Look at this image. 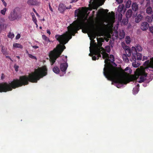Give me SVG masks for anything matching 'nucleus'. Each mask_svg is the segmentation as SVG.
<instances>
[{
  "label": "nucleus",
  "instance_id": "1",
  "mask_svg": "<svg viewBox=\"0 0 153 153\" xmlns=\"http://www.w3.org/2000/svg\"><path fill=\"white\" fill-rule=\"evenodd\" d=\"M89 8L82 7L81 9H78L75 11V15L78 18L75 21L68 27V31L62 35H56L55 36L56 40L60 43L55 48L51 51L49 56L51 64L52 65L55 62L56 59L59 57L66 47L65 45L71 39L72 36H74L75 34L78 33V30L82 29V31L84 33L94 32L95 30L94 25H91V29L90 28L86 25L85 21L87 20V17L86 16L88 9H97V4L96 0H90L89 4Z\"/></svg>",
  "mask_w": 153,
  "mask_h": 153
},
{
  "label": "nucleus",
  "instance_id": "2",
  "mask_svg": "<svg viewBox=\"0 0 153 153\" xmlns=\"http://www.w3.org/2000/svg\"><path fill=\"white\" fill-rule=\"evenodd\" d=\"M47 74V69L45 66L39 68L34 72L28 75L20 76L19 79H14L10 83L6 82L0 83V92H6L11 91L13 89L25 85L29 84V82L36 83L39 79Z\"/></svg>",
  "mask_w": 153,
  "mask_h": 153
},
{
  "label": "nucleus",
  "instance_id": "3",
  "mask_svg": "<svg viewBox=\"0 0 153 153\" xmlns=\"http://www.w3.org/2000/svg\"><path fill=\"white\" fill-rule=\"evenodd\" d=\"M100 46L94 49L93 54L97 56V59L101 57V53L102 55V58L105 59L104 62L105 67L103 68V73L104 75L108 80L112 81L116 83L122 84L125 83V79L121 77L119 72L114 68L109 66V62L113 63L114 61V58L113 55H110L109 56L105 51V49L101 46L102 43H100Z\"/></svg>",
  "mask_w": 153,
  "mask_h": 153
},
{
  "label": "nucleus",
  "instance_id": "4",
  "mask_svg": "<svg viewBox=\"0 0 153 153\" xmlns=\"http://www.w3.org/2000/svg\"><path fill=\"white\" fill-rule=\"evenodd\" d=\"M135 74L136 75L135 76L131 75L126 77L121 76L125 79V83H123V84H126L130 81L136 80L137 78L140 76V80L138 81V82L140 83L142 82H144L145 79L144 78L146 77L147 75V74L146 73L144 70L141 69L139 68L136 69ZM122 84H123V83Z\"/></svg>",
  "mask_w": 153,
  "mask_h": 153
},
{
  "label": "nucleus",
  "instance_id": "5",
  "mask_svg": "<svg viewBox=\"0 0 153 153\" xmlns=\"http://www.w3.org/2000/svg\"><path fill=\"white\" fill-rule=\"evenodd\" d=\"M19 16V12L18 8H16L10 12L8 16V19L10 21L17 19Z\"/></svg>",
  "mask_w": 153,
  "mask_h": 153
},
{
  "label": "nucleus",
  "instance_id": "6",
  "mask_svg": "<svg viewBox=\"0 0 153 153\" xmlns=\"http://www.w3.org/2000/svg\"><path fill=\"white\" fill-rule=\"evenodd\" d=\"M67 56H63L62 58V60L64 63H61L60 66V69L62 72H65L67 68L68 67V64L66 62H67Z\"/></svg>",
  "mask_w": 153,
  "mask_h": 153
},
{
  "label": "nucleus",
  "instance_id": "7",
  "mask_svg": "<svg viewBox=\"0 0 153 153\" xmlns=\"http://www.w3.org/2000/svg\"><path fill=\"white\" fill-rule=\"evenodd\" d=\"M122 47L125 50V53L128 57H129L131 55V50L129 47L126 45L124 43H122Z\"/></svg>",
  "mask_w": 153,
  "mask_h": 153
},
{
  "label": "nucleus",
  "instance_id": "8",
  "mask_svg": "<svg viewBox=\"0 0 153 153\" xmlns=\"http://www.w3.org/2000/svg\"><path fill=\"white\" fill-rule=\"evenodd\" d=\"M27 3L30 6H40L41 3L39 0H28Z\"/></svg>",
  "mask_w": 153,
  "mask_h": 153
},
{
  "label": "nucleus",
  "instance_id": "9",
  "mask_svg": "<svg viewBox=\"0 0 153 153\" xmlns=\"http://www.w3.org/2000/svg\"><path fill=\"white\" fill-rule=\"evenodd\" d=\"M5 20L2 18H0V29L1 30L6 29L7 25L5 23Z\"/></svg>",
  "mask_w": 153,
  "mask_h": 153
},
{
  "label": "nucleus",
  "instance_id": "10",
  "mask_svg": "<svg viewBox=\"0 0 153 153\" xmlns=\"http://www.w3.org/2000/svg\"><path fill=\"white\" fill-rule=\"evenodd\" d=\"M124 6L123 4L119 5L118 7L117 11L120 13L119 16L121 17L120 20L122 19V13H123L125 12V11L124 10Z\"/></svg>",
  "mask_w": 153,
  "mask_h": 153
},
{
  "label": "nucleus",
  "instance_id": "11",
  "mask_svg": "<svg viewBox=\"0 0 153 153\" xmlns=\"http://www.w3.org/2000/svg\"><path fill=\"white\" fill-rule=\"evenodd\" d=\"M138 5L136 3H133L131 6L132 9L134 11L136 12V14L135 15H133V17H135L136 16V15H137V12L138 10Z\"/></svg>",
  "mask_w": 153,
  "mask_h": 153
},
{
  "label": "nucleus",
  "instance_id": "12",
  "mask_svg": "<svg viewBox=\"0 0 153 153\" xmlns=\"http://www.w3.org/2000/svg\"><path fill=\"white\" fill-rule=\"evenodd\" d=\"M132 53L133 56H132V58L130 59L131 62L132 61H135L136 60V58L135 57V56L136 55V54H137L138 53L137 52V50L135 47H132L131 48V53Z\"/></svg>",
  "mask_w": 153,
  "mask_h": 153
},
{
  "label": "nucleus",
  "instance_id": "13",
  "mask_svg": "<svg viewBox=\"0 0 153 153\" xmlns=\"http://www.w3.org/2000/svg\"><path fill=\"white\" fill-rule=\"evenodd\" d=\"M149 27V25L147 22H142L140 25V28L143 31H145Z\"/></svg>",
  "mask_w": 153,
  "mask_h": 153
},
{
  "label": "nucleus",
  "instance_id": "14",
  "mask_svg": "<svg viewBox=\"0 0 153 153\" xmlns=\"http://www.w3.org/2000/svg\"><path fill=\"white\" fill-rule=\"evenodd\" d=\"M58 10L61 13H63L66 10V6L63 4H60L59 6Z\"/></svg>",
  "mask_w": 153,
  "mask_h": 153
},
{
  "label": "nucleus",
  "instance_id": "15",
  "mask_svg": "<svg viewBox=\"0 0 153 153\" xmlns=\"http://www.w3.org/2000/svg\"><path fill=\"white\" fill-rule=\"evenodd\" d=\"M143 18V16L141 14L138 15L135 18V22L136 23L139 22Z\"/></svg>",
  "mask_w": 153,
  "mask_h": 153
},
{
  "label": "nucleus",
  "instance_id": "16",
  "mask_svg": "<svg viewBox=\"0 0 153 153\" xmlns=\"http://www.w3.org/2000/svg\"><path fill=\"white\" fill-rule=\"evenodd\" d=\"M132 10L131 9H128L126 13V18H130L132 15Z\"/></svg>",
  "mask_w": 153,
  "mask_h": 153
},
{
  "label": "nucleus",
  "instance_id": "17",
  "mask_svg": "<svg viewBox=\"0 0 153 153\" xmlns=\"http://www.w3.org/2000/svg\"><path fill=\"white\" fill-rule=\"evenodd\" d=\"M30 13L32 17V20L35 23L36 25H37V20L33 12L31 13Z\"/></svg>",
  "mask_w": 153,
  "mask_h": 153
},
{
  "label": "nucleus",
  "instance_id": "18",
  "mask_svg": "<svg viewBox=\"0 0 153 153\" xmlns=\"http://www.w3.org/2000/svg\"><path fill=\"white\" fill-rule=\"evenodd\" d=\"M136 55L135 56V57L136 58V60H141L142 59V54L140 53H138L136 54Z\"/></svg>",
  "mask_w": 153,
  "mask_h": 153
},
{
  "label": "nucleus",
  "instance_id": "19",
  "mask_svg": "<svg viewBox=\"0 0 153 153\" xmlns=\"http://www.w3.org/2000/svg\"><path fill=\"white\" fill-rule=\"evenodd\" d=\"M53 71L55 73L58 74L59 73L60 70L58 67L56 66L54 67L53 69Z\"/></svg>",
  "mask_w": 153,
  "mask_h": 153
},
{
  "label": "nucleus",
  "instance_id": "20",
  "mask_svg": "<svg viewBox=\"0 0 153 153\" xmlns=\"http://www.w3.org/2000/svg\"><path fill=\"white\" fill-rule=\"evenodd\" d=\"M0 46L1 47V52L3 54H5L7 53V48L2 45H1Z\"/></svg>",
  "mask_w": 153,
  "mask_h": 153
},
{
  "label": "nucleus",
  "instance_id": "21",
  "mask_svg": "<svg viewBox=\"0 0 153 153\" xmlns=\"http://www.w3.org/2000/svg\"><path fill=\"white\" fill-rule=\"evenodd\" d=\"M151 61H150L149 60H147L144 63L143 65L144 66L148 67H149L150 68V63Z\"/></svg>",
  "mask_w": 153,
  "mask_h": 153
},
{
  "label": "nucleus",
  "instance_id": "22",
  "mask_svg": "<svg viewBox=\"0 0 153 153\" xmlns=\"http://www.w3.org/2000/svg\"><path fill=\"white\" fill-rule=\"evenodd\" d=\"M13 47L16 48H19L22 49L23 48L22 46L20 44L14 43L13 44Z\"/></svg>",
  "mask_w": 153,
  "mask_h": 153
},
{
  "label": "nucleus",
  "instance_id": "23",
  "mask_svg": "<svg viewBox=\"0 0 153 153\" xmlns=\"http://www.w3.org/2000/svg\"><path fill=\"white\" fill-rule=\"evenodd\" d=\"M123 60L126 62H128L129 61L128 58V56L126 54H123Z\"/></svg>",
  "mask_w": 153,
  "mask_h": 153
},
{
  "label": "nucleus",
  "instance_id": "24",
  "mask_svg": "<svg viewBox=\"0 0 153 153\" xmlns=\"http://www.w3.org/2000/svg\"><path fill=\"white\" fill-rule=\"evenodd\" d=\"M146 12L149 14H151L152 12V8L150 7L147 8L146 10Z\"/></svg>",
  "mask_w": 153,
  "mask_h": 153
},
{
  "label": "nucleus",
  "instance_id": "25",
  "mask_svg": "<svg viewBox=\"0 0 153 153\" xmlns=\"http://www.w3.org/2000/svg\"><path fill=\"white\" fill-rule=\"evenodd\" d=\"M133 62L132 63V66L134 68H137L140 65V64L138 63L137 62L136 64V60L135 61H133Z\"/></svg>",
  "mask_w": 153,
  "mask_h": 153
},
{
  "label": "nucleus",
  "instance_id": "26",
  "mask_svg": "<svg viewBox=\"0 0 153 153\" xmlns=\"http://www.w3.org/2000/svg\"><path fill=\"white\" fill-rule=\"evenodd\" d=\"M131 3V0H128L126 3V7L127 8H129L130 7Z\"/></svg>",
  "mask_w": 153,
  "mask_h": 153
},
{
  "label": "nucleus",
  "instance_id": "27",
  "mask_svg": "<svg viewBox=\"0 0 153 153\" xmlns=\"http://www.w3.org/2000/svg\"><path fill=\"white\" fill-rule=\"evenodd\" d=\"M125 71H126V74H130L131 73V70L128 67H127L124 70Z\"/></svg>",
  "mask_w": 153,
  "mask_h": 153
},
{
  "label": "nucleus",
  "instance_id": "28",
  "mask_svg": "<svg viewBox=\"0 0 153 153\" xmlns=\"http://www.w3.org/2000/svg\"><path fill=\"white\" fill-rule=\"evenodd\" d=\"M137 50L138 51H141L142 50L141 47L139 45H137L135 47Z\"/></svg>",
  "mask_w": 153,
  "mask_h": 153
},
{
  "label": "nucleus",
  "instance_id": "29",
  "mask_svg": "<svg viewBox=\"0 0 153 153\" xmlns=\"http://www.w3.org/2000/svg\"><path fill=\"white\" fill-rule=\"evenodd\" d=\"M126 42L127 44H129L131 42L130 37L129 36H127L126 38Z\"/></svg>",
  "mask_w": 153,
  "mask_h": 153
},
{
  "label": "nucleus",
  "instance_id": "30",
  "mask_svg": "<svg viewBox=\"0 0 153 153\" xmlns=\"http://www.w3.org/2000/svg\"><path fill=\"white\" fill-rule=\"evenodd\" d=\"M42 38L45 41H50L49 39L45 35H43L42 36Z\"/></svg>",
  "mask_w": 153,
  "mask_h": 153
},
{
  "label": "nucleus",
  "instance_id": "31",
  "mask_svg": "<svg viewBox=\"0 0 153 153\" xmlns=\"http://www.w3.org/2000/svg\"><path fill=\"white\" fill-rule=\"evenodd\" d=\"M14 36V35L13 33H12L11 32H9L8 35V38L12 39Z\"/></svg>",
  "mask_w": 153,
  "mask_h": 153
},
{
  "label": "nucleus",
  "instance_id": "32",
  "mask_svg": "<svg viewBox=\"0 0 153 153\" xmlns=\"http://www.w3.org/2000/svg\"><path fill=\"white\" fill-rule=\"evenodd\" d=\"M7 8H4L3 10H1V13L3 15H4L5 14V13L7 11Z\"/></svg>",
  "mask_w": 153,
  "mask_h": 153
},
{
  "label": "nucleus",
  "instance_id": "33",
  "mask_svg": "<svg viewBox=\"0 0 153 153\" xmlns=\"http://www.w3.org/2000/svg\"><path fill=\"white\" fill-rule=\"evenodd\" d=\"M28 56L31 59L35 60L37 59V58L36 56H33V55L30 54H28Z\"/></svg>",
  "mask_w": 153,
  "mask_h": 153
},
{
  "label": "nucleus",
  "instance_id": "34",
  "mask_svg": "<svg viewBox=\"0 0 153 153\" xmlns=\"http://www.w3.org/2000/svg\"><path fill=\"white\" fill-rule=\"evenodd\" d=\"M128 19H123L122 21V22L125 25H126L128 23Z\"/></svg>",
  "mask_w": 153,
  "mask_h": 153
},
{
  "label": "nucleus",
  "instance_id": "35",
  "mask_svg": "<svg viewBox=\"0 0 153 153\" xmlns=\"http://www.w3.org/2000/svg\"><path fill=\"white\" fill-rule=\"evenodd\" d=\"M105 50L107 52L109 53L111 50L110 47L109 46H106L105 47Z\"/></svg>",
  "mask_w": 153,
  "mask_h": 153
},
{
  "label": "nucleus",
  "instance_id": "36",
  "mask_svg": "<svg viewBox=\"0 0 153 153\" xmlns=\"http://www.w3.org/2000/svg\"><path fill=\"white\" fill-rule=\"evenodd\" d=\"M146 19L147 21L149 22H151L152 21V20L151 18L149 16H147L146 18Z\"/></svg>",
  "mask_w": 153,
  "mask_h": 153
},
{
  "label": "nucleus",
  "instance_id": "37",
  "mask_svg": "<svg viewBox=\"0 0 153 153\" xmlns=\"http://www.w3.org/2000/svg\"><path fill=\"white\" fill-rule=\"evenodd\" d=\"M14 68H15V70L17 72L18 71V69L19 68V66L15 64L14 65Z\"/></svg>",
  "mask_w": 153,
  "mask_h": 153
},
{
  "label": "nucleus",
  "instance_id": "38",
  "mask_svg": "<svg viewBox=\"0 0 153 153\" xmlns=\"http://www.w3.org/2000/svg\"><path fill=\"white\" fill-rule=\"evenodd\" d=\"M102 29V27H97V34H99L100 33V31Z\"/></svg>",
  "mask_w": 153,
  "mask_h": 153
},
{
  "label": "nucleus",
  "instance_id": "39",
  "mask_svg": "<svg viewBox=\"0 0 153 153\" xmlns=\"http://www.w3.org/2000/svg\"><path fill=\"white\" fill-rule=\"evenodd\" d=\"M120 36H121V37L122 38H123L124 37V36H125V32L123 31V32L122 33H120Z\"/></svg>",
  "mask_w": 153,
  "mask_h": 153
},
{
  "label": "nucleus",
  "instance_id": "40",
  "mask_svg": "<svg viewBox=\"0 0 153 153\" xmlns=\"http://www.w3.org/2000/svg\"><path fill=\"white\" fill-rule=\"evenodd\" d=\"M5 78V76L3 73L1 74V80H3Z\"/></svg>",
  "mask_w": 153,
  "mask_h": 153
},
{
  "label": "nucleus",
  "instance_id": "41",
  "mask_svg": "<svg viewBox=\"0 0 153 153\" xmlns=\"http://www.w3.org/2000/svg\"><path fill=\"white\" fill-rule=\"evenodd\" d=\"M21 36L20 34H18L16 37V39H18L20 38Z\"/></svg>",
  "mask_w": 153,
  "mask_h": 153
},
{
  "label": "nucleus",
  "instance_id": "42",
  "mask_svg": "<svg viewBox=\"0 0 153 153\" xmlns=\"http://www.w3.org/2000/svg\"><path fill=\"white\" fill-rule=\"evenodd\" d=\"M149 29L150 32L153 33V27H149Z\"/></svg>",
  "mask_w": 153,
  "mask_h": 153
},
{
  "label": "nucleus",
  "instance_id": "43",
  "mask_svg": "<svg viewBox=\"0 0 153 153\" xmlns=\"http://www.w3.org/2000/svg\"><path fill=\"white\" fill-rule=\"evenodd\" d=\"M1 0L3 2V4L4 5V6L5 7H6L7 4L4 1V0Z\"/></svg>",
  "mask_w": 153,
  "mask_h": 153
},
{
  "label": "nucleus",
  "instance_id": "44",
  "mask_svg": "<svg viewBox=\"0 0 153 153\" xmlns=\"http://www.w3.org/2000/svg\"><path fill=\"white\" fill-rule=\"evenodd\" d=\"M150 67L153 69V60L151 61L150 63Z\"/></svg>",
  "mask_w": 153,
  "mask_h": 153
},
{
  "label": "nucleus",
  "instance_id": "45",
  "mask_svg": "<svg viewBox=\"0 0 153 153\" xmlns=\"http://www.w3.org/2000/svg\"><path fill=\"white\" fill-rule=\"evenodd\" d=\"M49 8L50 9V10H51V11L52 12H53V9H52L51 7V6L50 3H49Z\"/></svg>",
  "mask_w": 153,
  "mask_h": 153
},
{
  "label": "nucleus",
  "instance_id": "46",
  "mask_svg": "<svg viewBox=\"0 0 153 153\" xmlns=\"http://www.w3.org/2000/svg\"><path fill=\"white\" fill-rule=\"evenodd\" d=\"M97 59V57L96 56H94L92 57V59L93 60H95Z\"/></svg>",
  "mask_w": 153,
  "mask_h": 153
},
{
  "label": "nucleus",
  "instance_id": "47",
  "mask_svg": "<svg viewBox=\"0 0 153 153\" xmlns=\"http://www.w3.org/2000/svg\"><path fill=\"white\" fill-rule=\"evenodd\" d=\"M32 47L35 49H37V48H39V47L36 45L33 46H32Z\"/></svg>",
  "mask_w": 153,
  "mask_h": 153
},
{
  "label": "nucleus",
  "instance_id": "48",
  "mask_svg": "<svg viewBox=\"0 0 153 153\" xmlns=\"http://www.w3.org/2000/svg\"><path fill=\"white\" fill-rule=\"evenodd\" d=\"M78 0H71V1L70 2V3H72L76 2Z\"/></svg>",
  "mask_w": 153,
  "mask_h": 153
},
{
  "label": "nucleus",
  "instance_id": "49",
  "mask_svg": "<svg viewBox=\"0 0 153 153\" xmlns=\"http://www.w3.org/2000/svg\"><path fill=\"white\" fill-rule=\"evenodd\" d=\"M148 57L147 56H143V60H144L147 59Z\"/></svg>",
  "mask_w": 153,
  "mask_h": 153
},
{
  "label": "nucleus",
  "instance_id": "50",
  "mask_svg": "<svg viewBox=\"0 0 153 153\" xmlns=\"http://www.w3.org/2000/svg\"><path fill=\"white\" fill-rule=\"evenodd\" d=\"M123 0H118V3L119 4L122 3L123 2Z\"/></svg>",
  "mask_w": 153,
  "mask_h": 153
},
{
  "label": "nucleus",
  "instance_id": "51",
  "mask_svg": "<svg viewBox=\"0 0 153 153\" xmlns=\"http://www.w3.org/2000/svg\"><path fill=\"white\" fill-rule=\"evenodd\" d=\"M71 8V5L69 6V7H66V9H70Z\"/></svg>",
  "mask_w": 153,
  "mask_h": 153
},
{
  "label": "nucleus",
  "instance_id": "52",
  "mask_svg": "<svg viewBox=\"0 0 153 153\" xmlns=\"http://www.w3.org/2000/svg\"><path fill=\"white\" fill-rule=\"evenodd\" d=\"M47 33H48L49 35L51 34V33L50 31V30H47Z\"/></svg>",
  "mask_w": 153,
  "mask_h": 153
},
{
  "label": "nucleus",
  "instance_id": "53",
  "mask_svg": "<svg viewBox=\"0 0 153 153\" xmlns=\"http://www.w3.org/2000/svg\"><path fill=\"white\" fill-rule=\"evenodd\" d=\"M33 12L35 13H37V12L36 11V10H35V9L33 8Z\"/></svg>",
  "mask_w": 153,
  "mask_h": 153
},
{
  "label": "nucleus",
  "instance_id": "54",
  "mask_svg": "<svg viewBox=\"0 0 153 153\" xmlns=\"http://www.w3.org/2000/svg\"><path fill=\"white\" fill-rule=\"evenodd\" d=\"M94 40H93V41H91V43H90V45H91H91H92V43H91V42H93V43H94Z\"/></svg>",
  "mask_w": 153,
  "mask_h": 153
},
{
  "label": "nucleus",
  "instance_id": "55",
  "mask_svg": "<svg viewBox=\"0 0 153 153\" xmlns=\"http://www.w3.org/2000/svg\"><path fill=\"white\" fill-rule=\"evenodd\" d=\"M36 14L37 16L39 17L40 16L39 15V14L37 13H36Z\"/></svg>",
  "mask_w": 153,
  "mask_h": 153
},
{
  "label": "nucleus",
  "instance_id": "56",
  "mask_svg": "<svg viewBox=\"0 0 153 153\" xmlns=\"http://www.w3.org/2000/svg\"><path fill=\"white\" fill-rule=\"evenodd\" d=\"M6 58H9V59L10 58V57L9 56H6Z\"/></svg>",
  "mask_w": 153,
  "mask_h": 153
},
{
  "label": "nucleus",
  "instance_id": "57",
  "mask_svg": "<svg viewBox=\"0 0 153 153\" xmlns=\"http://www.w3.org/2000/svg\"><path fill=\"white\" fill-rule=\"evenodd\" d=\"M89 56H92V55L91 54V53H89Z\"/></svg>",
  "mask_w": 153,
  "mask_h": 153
},
{
  "label": "nucleus",
  "instance_id": "58",
  "mask_svg": "<svg viewBox=\"0 0 153 153\" xmlns=\"http://www.w3.org/2000/svg\"><path fill=\"white\" fill-rule=\"evenodd\" d=\"M16 57L18 59H20V57L19 56H16Z\"/></svg>",
  "mask_w": 153,
  "mask_h": 153
},
{
  "label": "nucleus",
  "instance_id": "59",
  "mask_svg": "<svg viewBox=\"0 0 153 153\" xmlns=\"http://www.w3.org/2000/svg\"><path fill=\"white\" fill-rule=\"evenodd\" d=\"M26 53L28 55V54H29L28 51H26Z\"/></svg>",
  "mask_w": 153,
  "mask_h": 153
},
{
  "label": "nucleus",
  "instance_id": "60",
  "mask_svg": "<svg viewBox=\"0 0 153 153\" xmlns=\"http://www.w3.org/2000/svg\"><path fill=\"white\" fill-rule=\"evenodd\" d=\"M9 59H10V60L11 61H13V60L12 59L10 58V57Z\"/></svg>",
  "mask_w": 153,
  "mask_h": 153
},
{
  "label": "nucleus",
  "instance_id": "61",
  "mask_svg": "<svg viewBox=\"0 0 153 153\" xmlns=\"http://www.w3.org/2000/svg\"><path fill=\"white\" fill-rule=\"evenodd\" d=\"M137 87H139V84H138L137 85Z\"/></svg>",
  "mask_w": 153,
  "mask_h": 153
},
{
  "label": "nucleus",
  "instance_id": "62",
  "mask_svg": "<svg viewBox=\"0 0 153 153\" xmlns=\"http://www.w3.org/2000/svg\"><path fill=\"white\" fill-rule=\"evenodd\" d=\"M152 18L153 19V14L152 15Z\"/></svg>",
  "mask_w": 153,
  "mask_h": 153
},
{
  "label": "nucleus",
  "instance_id": "63",
  "mask_svg": "<svg viewBox=\"0 0 153 153\" xmlns=\"http://www.w3.org/2000/svg\"><path fill=\"white\" fill-rule=\"evenodd\" d=\"M1 30H2L1 29H0V33H1Z\"/></svg>",
  "mask_w": 153,
  "mask_h": 153
},
{
  "label": "nucleus",
  "instance_id": "64",
  "mask_svg": "<svg viewBox=\"0 0 153 153\" xmlns=\"http://www.w3.org/2000/svg\"><path fill=\"white\" fill-rule=\"evenodd\" d=\"M124 73L126 74V72L125 71L124 72Z\"/></svg>",
  "mask_w": 153,
  "mask_h": 153
}]
</instances>
